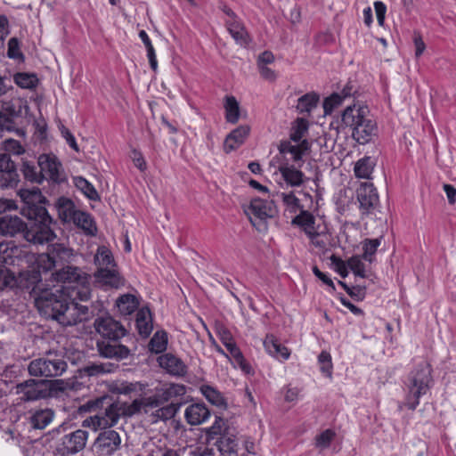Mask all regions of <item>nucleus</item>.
Returning a JSON list of instances; mask_svg holds the SVG:
<instances>
[{"label":"nucleus","instance_id":"f257e3e1","mask_svg":"<svg viewBox=\"0 0 456 456\" xmlns=\"http://www.w3.org/2000/svg\"><path fill=\"white\" fill-rule=\"evenodd\" d=\"M79 411L95 412L82 421L83 428L94 431L114 427L120 418H131L140 413L139 403L135 399L127 403L108 395L87 401L79 407Z\"/></svg>","mask_w":456,"mask_h":456},{"label":"nucleus","instance_id":"f03ea898","mask_svg":"<svg viewBox=\"0 0 456 456\" xmlns=\"http://www.w3.org/2000/svg\"><path fill=\"white\" fill-rule=\"evenodd\" d=\"M20 197L24 204L21 214L30 221L29 226L26 225L24 238L28 242L39 245L53 240L56 237L51 227L53 221L45 208V198L40 190H23Z\"/></svg>","mask_w":456,"mask_h":456},{"label":"nucleus","instance_id":"7ed1b4c3","mask_svg":"<svg viewBox=\"0 0 456 456\" xmlns=\"http://www.w3.org/2000/svg\"><path fill=\"white\" fill-rule=\"evenodd\" d=\"M94 328L101 336L96 341L99 355L107 359L122 361L130 355V349L120 342L127 331L125 327L110 315L98 317Z\"/></svg>","mask_w":456,"mask_h":456},{"label":"nucleus","instance_id":"20e7f679","mask_svg":"<svg viewBox=\"0 0 456 456\" xmlns=\"http://www.w3.org/2000/svg\"><path fill=\"white\" fill-rule=\"evenodd\" d=\"M35 305L41 315L58 322L62 326L76 325V308L70 306L68 295L62 287L48 285L36 297Z\"/></svg>","mask_w":456,"mask_h":456},{"label":"nucleus","instance_id":"39448f33","mask_svg":"<svg viewBox=\"0 0 456 456\" xmlns=\"http://www.w3.org/2000/svg\"><path fill=\"white\" fill-rule=\"evenodd\" d=\"M41 273L37 268L20 272L16 276L9 269H0V290L9 289L15 294L27 292L35 301L39 292L47 286L42 281Z\"/></svg>","mask_w":456,"mask_h":456},{"label":"nucleus","instance_id":"423d86ee","mask_svg":"<svg viewBox=\"0 0 456 456\" xmlns=\"http://www.w3.org/2000/svg\"><path fill=\"white\" fill-rule=\"evenodd\" d=\"M366 106H347L342 113V126L352 130V137L360 144L369 142L376 134V123L368 116Z\"/></svg>","mask_w":456,"mask_h":456},{"label":"nucleus","instance_id":"0eeeda50","mask_svg":"<svg viewBox=\"0 0 456 456\" xmlns=\"http://www.w3.org/2000/svg\"><path fill=\"white\" fill-rule=\"evenodd\" d=\"M432 367L427 362H422L412 370L408 378L407 395L405 402L399 404L400 410L403 406L414 411L419 404V398L425 395L432 387L434 379Z\"/></svg>","mask_w":456,"mask_h":456},{"label":"nucleus","instance_id":"6e6552de","mask_svg":"<svg viewBox=\"0 0 456 456\" xmlns=\"http://www.w3.org/2000/svg\"><path fill=\"white\" fill-rule=\"evenodd\" d=\"M206 436L208 446H214L220 455H237V431L227 420L216 417L213 425L206 429Z\"/></svg>","mask_w":456,"mask_h":456},{"label":"nucleus","instance_id":"1a4fd4ad","mask_svg":"<svg viewBox=\"0 0 456 456\" xmlns=\"http://www.w3.org/2000/svg\"><path fill=\"white\" fill-rule=\"evenodd\" d=\"M308 131V121L305 118H297L291 126L289 140L281 141L278 146L282 157L290 156L292 162L298 163L303 156L310 151V142L304 139Z\"/></svg>","mask_w":456,"mask_h":456},{"label":"nucleus","instance_id":"9d476101","mask_svg":"<svg viewBox=\"0 0 456 456\" xmlns=\"http://www.w3.org/2000/svg\"><path fill=\"white\" fill-rule=\"evenodd\" d=\"M76 258L73 248L61 243L50 246L47 253L40 254L37 260V267L43 273L55 272L69 264H72Z\"/></svg>","mask_w":456,"mask_h":456},{"label":"nucleus","instance_id":"9b49d317","mask_svg":"<svg viewBox=\"0 0 456 456\" xmlns=\"http://www.w3.org/2000/svg\"><path fill=\"white\" fill-rule=\"evenodd\" d=\"M67 368L62 354L48 352L45 356L32 360L28 365V371L32 377L56 378L61 376Z\"/></svg>","mask_w":456,"mask_h":456},{"label":"nucleus","instance_id":"f8f14e48","mask_svg":"<svg viewBox=\"0 0 456 456\" xmlns=\"http://www.w3.org/2000/svg\"><path fill=\"white\" fill-rule=\"evenodd\" d=\"M50 280L52 281L80 286L84 289L82 293H78L80 299L87 300L89 298L88 285L90 275L80 267L74 265L73 263L56 269L55 272L51 273Z\"/></svg>","mask_w":456,"mask_h":456},{"label":"nucleus","instance_id":"ddd939ff","mask_svg":"<svg viewBox=\"0 0 456 456\" xmlns=\"http://www.w3.org/2000/svg\"><path fill=\"white\" fill-rule=\"evenodd\" d=\"M88 436V432L84 429H77L63 435L55 442L56 454L72 456L82 452L86 448Z\"/></svg>","mask_w":456,"mask_h":456},{"label":"nucleus","instance_id":"4468645a","mask_svg":"<svg viewBox=\"0 0 456 456\" xmlns=\"http://www.w3.org/2000/svg\"><path fill=\"white\" fill-rule=\"evenodd\" d=\"M185 393V387L183 385L170 384L167 388L162 389L156 393L154 395L149 397H142L135 399L139 403V412L148 414L151 410L159 407L173 397L183 395Z\"/></svg>","mask_w":456,"mask_h":456},{"label":"nucleus","instance_id":"2eb2a0df","mask_svg":"<svg viewBox=\"0 0 456 456\" xmlns=\"http://www.w3.org/2000/svg\"><path fill=\"white\" fill-rule=\"evenodd\" d=\"M290 156L282 157L279 165V172L288 186L300 187L307 180V177L300 170L302 160L298 163H290Z\"/></svg>","mask_w":456,"mask_h":456},{"label":"nucleus","instance_id":"dca6fc26","mask_svg":"<svg viewBox=\"0 0 456 456\" xmlns=\"http://www.w3.org/2000/svg\"><path fill=\"white\" fill-rule=\"evenodd\" d=\"M245 213L248 216L252 224L256 226L257 220L263 221L273 217L277 209L273 200L256 198L250 201L249 206L245 209Z\"/></svg>","mask_w":456,"mask_h":456},{"label":"nucleus","instance_id":"f3484780","mask_svg":"<svg viewBox=\"0 0 456 456\" xmlns=\"http://www.w3.org/2000/svg\"><path fill=\"white\" fill-rule=\"evenodd\" d=\"M16 394L21 395L23 402H34L46 398V389L44 379H29L15 387Z\"/></svg>","mask_w":456,"mask_h":456},{"label":"nucleus","instance_id":"a211bd4d","mask_svg":"<svg viewBox=\"0 0 456 456\" xmlns=\"http://www.w3.org/2000/svg\"><path fill=\"white\" fill-rule=\"evenodd\" d=\"M120 444L119 434L115 430L107 429L98 435L94 446L99 456H110L119 449Z\"/></svg>","mask_w":456,"mask_h":456},{"label":"nucleus","instance_id":"6ab92c4d","mask_svg":"<svg viewBox=\"0 0 456 456\" xmlns=\"http://www.w3.org/2000/svg\"><path fill=\"white\" fill-rule=\"evenodd\" d=\"M357 200L362 215L375 214L379 206V195L372 183H363L357 189Z\"/></svg>","mask_w":456,"mask_h":456},{"label":"nucleus","instance_id":"aec40b11","mask_svg":"<svg viewBox=\"0 0 456 456\" xmlns=\"http://www.w3.org/2000/svg\"><path fill=\"white\" fill-rule=\"evenodd\" d=\"M37 166L43 175L44 179H49L53 182L60 181V168L61 164L54 155L42 154L37 160Z\"/></svg>","mask_w":456,"mask_h":456},{"label":"nucleus","instance_id":"412c9836","mask_svg":"<svg viewBox=\"0 0 456 456\" xmlns=\"http://www.w3.org/2000/svg\"><path fill=\"white\" fill-rule=\"evenodd\" d=\"M94 279L98 284L108 288L118 289L124 284V281L115 267L97 269L94 273Z\"/></svg>","mask_w":456,"mask_h":456},{"label":"nucleus","instance_id":"4be33fe9","mask_svg":"<svg viewBox=\"0 0 456 456\" xmlns=\"http://www.w3.org/2000/svg\"><path fill=\"white\" fill-rule=\"evenodd\" d=\"M26 224L17 216H4L0 217V234L14 236L17 233H25Z\"/></svg>","mask_w":456,"mask_h":456},{"label":"nucleus","instance_id":"5701e85b","mask_svg":"<svg viewBox=\"0 0 456 456\" xmlns=\"http://www.w3.org/2000/svg\"><path fill=\"white\" fill-rule=\"evenodd\" d=\"M160 367L174 376H183L187 372V367L184 362L172 354H165L159 357Z\"/></svg>","mask_w":456,"mask_h":456},{"label":"nucleus","instance_id":"b1692460","mask_svg":"<svg viewBox=\"0 0 456 456\" xmlns=\"http://www.w3.org/2000/svg\"><path fill=\"white\" fill-rule=\"evenodd\" d=\"M250 128L248 126H240L232 130L225 138L224 149L226 153L239 148L249 134Z\"/></svg>","mask_w":456,"mask_h":456},{"label":"nucleus","instance_id":"393cba45","mask_svg":"<svg viewBox=\"0 0 456 456\" xmlns=\"http://www.w3.org/2000/svg\"><path fill=\"white\" fill-rule=\"evenodd\" d=\"M210 416V411L203 403H193L189 405L184 412L186 421L190 425H200L206 421Z\"/></svg>","mask_w":456,"mask_h":456},{"label":"nucleus","instance_id":"a878e982","mask_svg":"<svg viewBox=\"0 0 456 456\" xmlns=\"http://www.w3.org/2000/svg\"><path fill=\"white\" fill-rule=\"evenodd\" d=\"M135 325L142 338H148L152 331V316L148 307H142L136 314Z\"/></svg>","mask_w":456,"mask_h":456},{"label":"nucleus","instance_id":"bb28decb","mask_svg":"<svg viewBox=\"0 0 456 456\" xmlns=\"http://www.w3.org/2000/svg\"><path fill=\"white\" fill-rule=\"evenodd\" d=\"M264 346L269 354L277 359L287 360L290 355L289 349L281 345L273 335H266Z\"/></svg>","mask_w":456,"mask_h":456},{"label":"nucleus","instance_id":"cd10ccee","mask_svg":"<svg viewBox=\"0 0 456 456\" xmlns=\"http://www.w3.org/2000/svg\"><path fill=\"white\" fill-rule=\"evenodd\" d=\"M292 224L300 227L304 232L308 235H313V232L318 230V226L315 225V217L312 213L306 210H301L292 219Z\"/></svg>","mask_w":456,"mask_h":456},{"label":"nucleus","instance_id":"c85d7f7f","mask_svg":"<svg viewBox=\"0 0 456 456\" xmlns=\"http://www.w3.org/2000/svg\"><path fill=\"white\" fill-rule=\"evenodd\" d=\"M227 29L233 39L241 46H247L250 41L249 36L244 26L237 20H230L226 22Z\"/></svg>","mask_w":456,"mask_h":456},{"label":"nucleus","instance_id":"c756f323","mask_svg":"<svg viewBox=\"0 0 456 456\" xmlns=\"http://www.w3.org/2000/svg\"><path fill=\"white\" fill-rule=\"evenodd\" d=\"M55 207L60 219L64 223H71V220L78 212V210L76 209L73 201L64 197H61L57 200Z\"/></svg>","mask_w":456,"mask_h":456},{"label":"nucleus","instance_id":"7c9ffc66","mask_svg":"<svg viewBox=\"0 0 456 456\" xmlns=\"http://www.w3.org/2000/svg\"><path fill=\"white\" fill-rule=\"evenodd\" d=\"M76 226L82 229L87 235L94 236L97 232L96 224L92 216L83 211L78 210L76 216L71 220Z\"/></svg>","mask_w":456,"mask_h":456},{"label":"nucleus","instance_id":"2f4dec72","mask_svg":"<svg viewBox=\"0 0 456 456\" xmlns=\"http://www.w3.org/2000/svg\"><path fill=\"white\" fill-rule=\"evenodd\" d=\"M54 412L51 409L36 411L29 418L30 425L36 429H44L53 419Z\"/></svg>","mask_w":456,"mask_h":456},{"label":"nucleus","instance_id":"473e14b6","mask_svg":"<svg viewBox=\"0 0 456 456\" xmlns=\"http://www.w3.org/2000/svg\"><path fill=\"white\" fill-rule=\"evenodd\" d=\"M181 406V403H171L168 405H161L155 408L154 411L151 410L150 415L152 418V422L159 420H167L172 419L177 412Z\"/></svg>","mask_w":456,"mask_h":456},{"label":"nucleus","instance_id":"72a5a7b5","mask_svg":"<svg viewBox=\"0 0 456 456\" xmlns=\"http://www.w3.org/2000/svg\"><path fill=\"white\" fill-rule=\"evenodd\" d=\"M116 305L121 314L129 315L137 309L139 301L135 296L125 294L117 299Z\"/></svg>","mask_w":456,"mask_h":456},{"label":"nucleus","instance_id":"f704fd0d","mask_svg":"<svg viewBox=\"0 0 456 456\" xmlns=\"http://www.w3.org/2000/svg\"><path fill=\"white\" fill-rule=\"evenodd\" d=\"M94 264L97 269L106 267H116L115 260L111 251L105 246H100L94 256Z\"/></svg>","mask_w":456,"mask_h":456},{"label":"nucleus","instance_id":"c9c22d12","mask_svg":"<svg viewBox=\"0 0 456 456\" xmlns=\"http://www.w3.org/2000/svg\"><path fill=\"white\" fill-rule=\"evenodd\" d=\"M46 389V398L57 396L59 393H63L71 388L70 383L64 379H44Z\"/></svg>","mask_w":456,"mask_h":456},{"label":"nucleus","instance_id":"e433bc0d","mask_svg":"<svg viewBox=\"0 0 456 456\" xmlns=\"http://www.w3.org/2000/svg\"><path fill=\"white\" fill-rule=\"evenodd\" d=\"M224 109L226 121L232 124L237 123L240 118V106L234 96L225 97Z\"/></svg>","mask_w":456,"mask_h":456},{"label":"nucleus","instance_id":"4c0bfd02","mask_svg":"<svg viewBox=\"0 0 456 456\" xmlns=\"http://www.w3.org/2000/svg\"><path fill=\"white\" fill-rule=\"evenodd\" d=\"M21 172L25 179L28 181L37 183H41L43 182V175L40 171V168L37 167L33 162L23 161Z\"/></svg>","mask_w":456,"mask_h":456},{"label":"nucleus","instance_id":"58836bf2","mask_svg":"<svg viewBox=\"0 0 456 456\" xmlns=\"http://www.w3.org/2000/svg\"><path fill=\"white\" fill-rule=\"evenodd\" d=\"M319 96L315 93L305 94L301 96L297 104V110L300 113H310L317 106Z\"/></svg>","mask_w":456,"mask_h":456},{"label":"nucleus","instance_id":"ea45409f","mask_svg":"<svg viewBox=\"0 0 456 456\" xmlns=\"http://www.w3.org/2000/svg\"><path fill=\"white\" fill-rule=\"evenodd\" d=\"M167 334L166 331H157L149 342V349L155 354H160L167 349Z\"/></svg>","mask_w":456,"mask_h":456},{"label":"nucleus","instance_id":"a19ab883","mask_svg":"<svg viewBox=\"0 0 456 456\" xmlns=\"http://www.w3.org/2000/svg\"><path fill=\"white\" fill-rule=\"evenodd\" d=\"M76 187L80 190L89 200H99L100 196L92 183L86 179L78 176L74 179Z\"/></svg>","mask_w":456,"mask_h":456},{"label":"nucleus","instance_id":"79ce46f5","mask_svg":"<svg viewBox=\"0 0 456 456\" xmlns=\"http://www.w3.org/2000/svg\"><path fill=\"white\" fill-rule=\"evenodd\" d=\"M307 237L310 242L320 250L325 251L329 248L330 236L327 232L316 230L313 232V235H308Z\"/></svg>","mask_w":456,"mask_h":456},{"label":"nucleus","instance_id":"37998d69","mask_svg":"<svg viewBox=\"0 0 456 456\" xmlns=\"http://www.w3.org/2000/svg\"><path fill=\"white\" fill-rule=\"evenodd\" d=\"M200 390L209 403L218 407H225L224 398L216 389L210 386H202Z\"/></svg>","mask_w":456,"mask_h":456},{"label":"nucleus","instance_id":"c03bdc74","mask_svg":"<svg viewBox=\"0 0 456 456\" xmlns=\"http://www.w3.org/2000/svg\"><path fill=\"white\" fill-rule=\"evenodd\" d=\"M382 238L383 237L380 236L379 238H376V239H365L362 241L363 254H362V257L365 261H368L370 263H371L373 261V256L375 255V253L378 249V247L380 245V241H381Z\"/></svg>","mask_w":456,"mask_h":456},{"label":"nucleus","instance_id":"a18cd8bd","mask_svg":"<svg viewBox=\"0 0 456 456\" xmlns=\"http://www.w3.org/2000/svg\"><path fill=\"white\" fill-rule=\"evenodd\" d=\"M14 82L21 88L32 89L37 86L38 79L32 73H17L14 75Z\"/></svg>","mask_w":456,"mask_h":456},{"label":"nucleus","instance_id":"49530a36","mask_svg":"<svg viewBox=\"0 0 456 456\" xmlns=\"http://www.w3.org/2000/svg\"><path fill=\"white\" fill-rule=\"evenodd\" d=\"M373 170V165L370 158L359 159L354 167V174L359 178L368 179Z\"/></svg>","mask_w":456,"mask_h":456},{"label":"nucleus","instance_id":"de8ad7c7","mask_svg":"<svg viewBox=\"0 0 456 456\" xmlns=\"http://www.w3.org/2000/svg\"><path fill=\"white\" fill-rule=\"evenodd\" d=\"M116 366L113 363H92L84 368V373L89 377L111 372Z\"/></svg>","mask_w":456,"mask_h":456},{"label":"nucleus","instance_id":"09e8293b","mask_svg":"<svg viewBox=\"0 0 456 456\" xmlns=\"http://www.w3.org/2000/svg\"><path fill=\"white\" fill-rule=\"evenodd\" d=\"M226 349L229 352L231 357L233 359L234 362L237 363L243 370L248 371V365L246 363L243 354L240 349L237 346L236 343L233 341L232 344L226 345Z\"/></svg>","mask_w":456,"mask_h":456},{"label":"nucleus","instance_id":"8fccbe9b","mask_svg":"<svg viewBox=\"0 0 456 456\" xmlns=\"http://www.w3.org/2000/svg\"><path fill=\"white\" fill-rule=\"evenodd\" d=\"M144 385L140 382H122L116 388L117 393L120 395H132L142 392Z\"/></svg>","mask_w":456,"mask_h":456},{"label":"nucleus","instance_id":"3c124183","mask_svg":"<svg viewBox=\"0 0 456 456\" xmlns=\"http://www.w3.org/2000/svg\"><path fill=\"white\" fill-rule=\"evenodd\" d=\"M336 436V433L332 429H326L315 437V445L321 450L326 449Z\"/></svg>","mask_w":456,"mask_h":456},{"label":"nucleus","instance_id":"603ef678","mask_svg":"<svg viewBox=\"0 0 456 456\" xmlns=\"http://www.w3.org/2000/svg\"><path fill=\"white\" fill-rule=\"evenodd\" d=\"M1 185L4 187H14L19 182V176L13 165V168H9L1 173Z\"/></svg>","mask_w":456,"mask_h":456},{"label":"nucleus","instance_id":"864d4df0","mask_svg":"<svg viewBox=\"0 0 456 456\" xmlns=\"http://www.w3.org/2000/svg\"><path fill=\"white\" fill-rule=\"evenodd\" d=\"M318 361L321 365V367H320L321 371L325 376L331 378L333 365H332V362H331L330 354L326 351H322L318 356Z\"/></svg>","mask_w":456,"mask_h":456},{"label":"nucleus","instance_id":"5fc2aeb1","mask_svg":"<svg viewBox=\"0 0 456 456\" xmlns=\"http://www.w3.org/2000/svg\"><path fill=\"white\" fill-rule=\"evenodd\" d=\"M338 284L347 292V294L356 300H362L366 295V288L364 286L349 287L346 282L338 281Z\"/></svg>","mask_w":456,"mask_h":456},{"label":"nucleus","instance_id":"6e6d98bb","mask_svg":"<svg viewBox=\"0 0 456 456\" xmlns=\"http://www.w3.org/2000/svg\"><path fill=\"white\" fill-rule=\"evenodd\" d=\"M344 100V97L341 95V94L334 93L330 97L326 98L323 102V109L324 113L326 115L330 114L333 110L337 107H338L342 101Z\"/></svg>","mask_w":456,"mask_h":456},{"label":"nucleus","instance_id":"4d7b16f0","mask_svg":"<svg viewBox=\"0 0 456 456\" xmlns=\"http://www.w3.org/2000/svg\"><path fill=\"white\" fill-rule=\"evenodd\" d=\"M347 265L355 275L362 278L366 277L364 264L362 262V259L359 256H354L350 257L347 260Z\"/></svg>","mask_w":456,"mask_h":456},{"label":"nucleus","instance_id":"13d9d810","mask_svg":"<svg viewBox=\"0 0 456 456\" xmlns=\"http://www.w3.org/2000/svg\"><path fill=\"white\" fill-rule=\"evenodd\" d=\"M7 56L11 59L23 60V54L20 50V43L16 37L10 38L8 42Z\"/></svg>","mask_w":456,"mask_h":456},{"label":"nucleus","instance_id":"bf43d9fd","mask_svg":"<svg viewBox=\"0 0 456 456\" xmlns=\"http://www.w3.org/2000/svg\"><path fill=\"white\" fill-rule=\"evenodd\" d=\"M331 264L335 265L336 271L339 273V275L343 278L346 277L348 274L347 271V263L346 264L341 258L338 257L336 255H332L330 257Z\"/></svg>","mask_w":456,"mask_h":456},{"label":"nucleus","instance_id":"052dcab7","mask_svg":"<svg viewBox=\"0 0 456 456\" xmlns=\"http://www.w3.org/2000/svg\"><path fill=\"white\" fill-rule=\"evenodd\" d=\"M4 143L5 151L11 153L20 155L24 152L23 147L17 140L5 139Z\"/></svg>","mask_w":456,"mask_h":456},{"label":"nucleus","instance_id":"680f3d73","mask_svg":"<svg viewBox=\"0 0 456 456\" xmlns=\"http://www.w3.org/2000/svg\"><path fill=\"white\" fill-rule=\"evenodd\" d=\"M61 135L65 138L67 143L76 151H79L78 145L76 142L74 135L71 132L63 125L59 126Z\"/></svg>","mask_w":456,"mask_h":456},{"label":"nucleus","instance_id":"e2e57ef3","mask_svg":"<svg viewBox=\"0 0 456 456\" xmlns=\"http://www.w3.org/2000/svg\"><path fill=\"white\" fill-rule=\"evenodd\" d=\"M375 12L377 20L379 26H383L385 22V15L387 12V6L381 1H376L374 3Z\"/></svg>","mask_w":456,"mask_h":456},{"label":"nucleus","instance_id":"0e129e2a","mask_svg":"<svg viewBox=\"0 0 456 456\" xmlns=\"http://www.w3.org/2000/svg\"><path fill=\"white\" fill-rule=\"evenodd\" d=\"M413 42L415 45V56L416 58H419L426 49V45L419 32H414Z\"/></svg>","mask_w":456,"mask_h":456},{"label":"nucleus","instance_id":"69168bd1","mask_svg":"<svg viewBox=\"0 0 456 456\" xmlns=\"http://www.w3.org/2000/svg\"><path fill=\"white\" fill-rule=\"evenodd\" d=\"M214 446H208L206 443V446L197 447L191 452L192 456H216Z\"/></svg>","mask_w":456,"mask_h":456},{"label":"nucleus","instance_id":"338daca9","mask_svg":"<svg viewBox=\"0 0 456 456\" xmlns=\"http://www.w3.org/2000/svg\"><path fill=\"white\" fill-rule=\"evenodd\" d=\"M70 306L76 308V310H77L76 315L77 316V318L76 320V324L78 322H81L82 321H84L87 318V314H88L87 306L75 304L73 302H70Z\"/></svg>","mask_w":456,"mask_h":456},{"label":"nucleus","instance_id":"774afa93","mask_svg":"<svg viewBox=\"0 0 456 456\" xmlns=\"http://www.w3.org/2000/svg\"><path fill=\"white\" fill-rule=\"evenodd\" d=\"M282 201L288 207L296 208L299 206V200L295 196L293 192L281 194Z\"/></svg>","mask_w":456,"mask_h":456}]
</instances>
